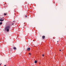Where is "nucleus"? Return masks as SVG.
Here are the masks:
<instances>
[{
    "label": "nucleus",
    "mask_w": 66,
    "mask_h": 66,
    "mask_svg": "<svg viewBox=\"0 0 66 66\" xmlns=\"http://www.w3.org/2000/svg\"><path fill=\"white\" fill-rule=\"evenodd\" d=\"M10 28V26H7L5 27V30H6L7 32H9V31Z\"/></svg>",
    "instance_id": "nucleus-1"
},
{
    "label": "nucleus",
    "mask_w": 66,
    "mask_h": 66,
    "mask_svg": "<svg viewBox=\"0 0 66 66\" xmlns=\"http://www.w3.org/2000/svg\"><path fill=\"white\" fill-rule=\"evenodd\" d=\"M2 19V18H1V19H0V21H1L2 22V21H4V19Z\"/></svg>",
    "instance_id": "nucleus-2"
},
{
    "label": "nucleus",
    "mask_w": 66,
    "mask_h": 66,
    "mask_svg": "<svg viewBox=\"0 0 66 66\" xmlns=\"http://www.w3.org/2000/svg\"><path fill=\"white\" fill-rule=\"evenodd\" d=\"M27 50L28 51H30V48H28L27 49Z\"/></svg>",
    "instance_id": "nucleus-3"
},
{
    "label": "nucleus",
    "mask_w": 66,
    "mask_h": 66,
    "mask_svg": "<svg viewBox=\"0 0 66 66\" xmlns=\"http://www.w3.org/2000/svg\"><path fill=\"white\" fill-rule=\"evenodd\" d=\"M43 39H45V36H43Z\"/></svg>",
    "instance_id": "nucleus-4"
},
{
    "label": "nucleus",
    "mask_w": 66,
    "mask_h": 66,
    "mask_svg": "<svg viewBox=\"0 0 66 66\" xmlns=\"http://www.w3.org/2000/svg\"><path fill=\"white\" fill-rule=\"evenodd\" d=\"M13 49H14V50H16V47H14L13 48Z\"/></svg>",
    "instance_id": "nucleus-5"
},
{
    "label": "nucleus",
    "mask_w": 66,
    "mask_h": 66,
    "mask_svg": "<svg viewBox=\"0 0 66 66\" xmlns=\"http://www.w3.org/2000/svg\"><path fill=\"white\" fill-rule=\"evenodd\" d=\"M14 23H15V22L13 21V23H12V25H13V24H14Z\"/></svg>",
    "instance_id": "nucleus-6"
},
{
    "label": "nucleus",
    "mask_w": 66,
    "mask_h": 66,
    "mask_svg": "<svg viewBox=\"0 0 66 66\" xmlns=\"http://www.w3.org/2000/svg\"><path fill=\"white\" fill-rule=\"evenodd\" d=\"M34 62L35 63H37V61H35Z\"/></svg>",
    "instance_id": "nucleus-7"
},
{
    "label": "nucleus",
    "mask_w": 66,
    "mask_h": 66,
    "mask_svg": "<svg viewBox=\"0 0 66 66\" xmlns=\"http://www.w3.org/2000/svg\"><path fill=\"white\" fill-rule=\"evenodd\" d=\"M25 17L26 18H27V14L26 15H25Z\"/></svg>",
    "instance_id": "nucleus-8"
},
{
    "label": "nucleus",
    "mask_w": 66,
    "mask_h": 66,
    "mask_svg": "<svg viewBox=\"0 0 66 66\" xmlns=\"http://www.w3.org/2000/svg\"><path fill=\"white\" fill-rule=\"evenodd\" d=\"M3 24L2 22H0V24Z\"/></svg>",
    "instance_id": "nucleus-9"
},
{
    "label": "nucleus",
    "mask_w": 66,
    "mask_h": 66,
    "mask_svg": "<svg viewBox=\"0 0 66 66\" xmlns=\"http://www.w3.org/2000/svg\"><path fill=\"white\" fill-rule=\"evenodd\" d=\"M7 15V14L5 13H4V16H5L6 15Z\"/></svg>",
    "instance_id": "nucleus-10"
},
{
    "label": "nucleus",
    "mask_w": 66,
    "mask_h": 66,
    "mask_svg": "<svg viewBox=\"0 0 66 66\" xmlns=\"http://www.w3.org/2000/svg\"><path fill=\"white\" fill-rule=\"evenodd\" d=\"M29 55H31V54L30 53H29Z\"/></svg>",
    "instance_id": "nucleus-11"
},
{
    "label": "nucleus",
    "mask_w": 66,
    "mask_h": 66,
    "mask_svg": "<svg viewBox=\"0 0 66 66\" xmlns=\"http://www.w3.org/2000/svg\"><path fill=\"white\" fill-rule=\"evenodd\" d=\"M42 55H43V56H44V54H43Z\"/></svg>",
    "instance_id": "nucleus-12"
},
{
    "label": "nucleus",
    "mask_w": 66,
    "mask_h": 66,
    "mask_svg": "<svg viewBox=\"0 0 66 66\" xmlns=\"http://www.w3.org/2000/svg\"><path fill=\"white\" fill-rule=\"evenodd\" d=\"M59 51H61V50H60Z\"/></svg>",
    "instance_id": "nucleus-13"
},
{
    "label": "nucleus",
    "mask_w": 66,
    "mask_h": 66,
    "mask_svg": "<svg viewBox=\"0 0 66 66\" xmlns=\"http://www.w3.org/2000/svg\"><path fill=\"white\" fill-rule=\"evenodd\" d=\"M4 66H6V65H5Z\"/></svg>",
    "instance_id": "nucleus-14"
},
{
    "label": "nucleus",
    "mask_w": 66,
    "mask_h": 66,
    "mask_svg": "<svg viewBox=\"0 0 66 66\" xmlns=\"http://www.w3.org/2000/svg\"><path fill=\"white\" fill-rule=\"evenodd\" d=\"M58 42H59V41H57V43H58Z\"/></svg>",
    "instance_id": "nucleus-15"
},
{
    "label": "nucleus",
    "mask_w": 66,
    "mask_h": 66,
    "mask_svg": "<svg viewBox=\"0 0 66 66\" xmlns=\"http://www.w3.org/2000/svg\"><path fill=\"white\" fill-rule=\"evenodd\" d=\"M1 66V64H0V66Z\"/></svg>",
    "instance_id": "nucleus-16"
},
{
    "label": "nucleus",
    "mask_w": 66,
    "mask_h": 66,
    "mask_svg": "<svg viewBox=\"0 0 66 66\" xmlns=\"http://www.w3.org/2000/svg\"><path fill=\"white\" fill-rule=\"evenodd\" d=\"M3 18H4V17H3Z\"/></svg>",
    "instance_id": "nucleus-17"
}]
</instances>
